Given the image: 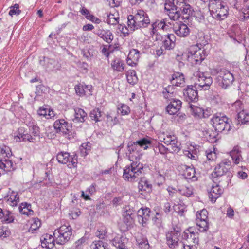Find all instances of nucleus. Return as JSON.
Instances as JSON below:
<instances>
[{
    "label": "nucleus",
    "mask_w": 249,
    "mask_h": 249,
    "mask_svg": "<svg viewBox=\"0 0 249 249\" xmlns=\"http://www.w3.org/2000/svg\"><path fill=\"white\" fill-rule=\"evenodd\" d=\"M150 24V20L143 10H139L135 15H130L127 17V26L131 32L141 28H146Z\"/></svg>",
    "instance_id": "obj_1"
},
{
    "label": "nucleus",
    "mask_w": 249,
    "mask_h": 249,
    "mask_svg": "<svg viewBox=\"0 0 249 249\" xmlns=\"http://www.w3.org/2000/svg\"><path fill=\"white\" fill-rule=\"evenodd\" d=\"M231 167V162L227 159H224L215 167L211 174L212 178L217 181V177H222V179L225 180L224 185L229 184L232 177V174L230 172Z\"/></svg>",
    "instance_id": "obj_2"
},
{
    "label": "nucleus",
    "mask_w": 249,
    "mask_h": 249,
    "mask_svg": "<svg viewBox=\"0 0 249 249\" xmlns=\"http://www.w3.org/2000/svg\"><path fill=\"white\" fill-rule=\"evenodd\" d=\"M209 9L213 18L217 20H224L228 16V7L221 0H210Z\"/></svg>",
    "instance_id": "obj_3"
},
{
    "label": "nucleus",
    "mask_w": 249,
    "mask_h": 249,
    "mask_svg": "<svg viewBox=\"0 0 249 249\" xmlns=\"http://www.w3.org/2000/svg\"><path fill=\"white\" fill-rule=\"evenodd\" d=\"M184 0H166L164 8L170 19L177 20L180 17V10L185 5Z\"/></svg>",
    "instance_id": "obj_4"
},
{
    "label": "nucleus",
    "mask_w": 249,
    "mask_h": 249,
    "mask_svg": "<svg viewBox=\"0 0 249 249\" xmlns=\"http://www.w3.org/2000/svg\"><path fill=\"white\" fill-rule=\"evenodd\" d=\"M137 160V159H136ZM143 165L137 160L124 169L123 178L128 181H134L143 171Z\"/></svg>",
    "instance_id": "obj_5"
},
{
    "label": "nucleus",
    "mask_w": 249,
    "mask_h": 249,
    "mask_svg": "<svg viewBox=\"0 0 249 249\" xmlns=\"http://www.w3.org/2000/svg\"><path fill=\"white\" fill-rule=\"evenodd\" d=\"M207 41H204L197 43L196 45H192L189 51L190 55L189 58L193 60L196 64L200 63L205 58V53L203 46L207 44Z\"/></svg>",
    "instance_id": "obj_6"
},
{
    "label": "nucleus",
    "mask_w": 249,
    "mask_h": 249,
    "mask_svg": "<svg viewBox=\"0 0 249 249\" xmlns=\"http://www.w3.org/2000/svg\"><path fill=\"white\" fill-rule=\"evenodd\" d=\"M72 235V229L69 225H63L59 229L55 230L53 235L58 244H64L70 239Z\"/></svg>",
    "instance_id": "obj_7"
},
{
    "label": "nucleus",
    "mask_w": 249,
    "mask_h": 249,
    "mask_svg": "<svg viewBox=\"0 0 249 249\" xmlns=\"http://www.w3.org/2000/svg\"><path fill=\"white\" fill-rule=\"evenodd\" d=\"M213 126L218 132L223 131H228L230 130V124L228 118L221 114H214L211 119Z\"/></svg>",
    "instance_id": "obj_8"
},
{
    "label": "nucleus",
    "mask_w": 249,
    "mask_h": 249,
    "mask_svg": "<svg viewBox=\"0 0 249 249\" xmlns=\"http://www.w3.org/2000/svg\"><path fill=\"white\" fill-rule=\"evenodd\" d=\"M217 73L218 85L222 88L226 89L232 85L234 78L233 74L230 71L226 69H221Z\"/></svg>",
    "instance_id": "obj_9"
},
{
    "label": "nucleus",
    "mask_w": 249,
    "mask_h": 249,
    "mask_svg": "<svg viewBox=\"0 0 249 249\" xmlns=\"http://www.w3.org/2000/svg\"><path fill=\"white\" fill-rule=\"evenodd\" d=\"M160 140L167 145H171V152L178 153L180 150V143L174 135L163 133L159 137Z\"/></svg>",
    "instance_id": "obj_10"
},
{
    "label": "nucleus",
    "mask_w": 249,
    "mask_h": 249,
    "mask_svg": "<svg viewBox=\"0 0 249 249\" xmlns=\"http://www.w3.org/2000/svg\"><path fill=\"white\" fill-rule=\"evenodd\" d=\"M58 162L62 164H67L69 168H71L77 166V160L76 155L71 156L70 154L66 152H59L56 156Z\"/></svg>",
    "instance_id": "obj_11"
},
{
    "label": "nucleus",
    "mask_w": 249,
    "mask_h": 249,
    "mask_svg": "<svg viewBox=\"0 0 249 249\" xmlns=\"http://www.w3.org/2000/svg\"><path fill=\"white\" fill-rule=\"evenodd\" d=\"M208 214L206 209H203L196 213V224L201 232L205 231L208 229Z\"/></svg>",
    "instance_id": "obj_12"
},
{
    "label": "nucleus",
    "mask_w": 249,
    "mask_h": 249,
    "mask_svg": "<svg viewBox=\"0 0 249 249\" xmlns=\"http://www.w3.org/2000/svg\"><path fill=\"white\" fill-rule=\"evenodd\" d=\"M197 88L192 85L188 86L183 90V98L185 101L190 103L198 100Z\"/></svg>",
    "instance_id": "obj_13"
},
{
    "label": "nucleus",
    "mask_w": 249,
    "mask_h": 249,
    "mask_svg": "<svg viewBox=\"0 0 249 249\" xmlns=\"http://www.w3.org/2000/svg\"><path fill=\"white\" fill-rule=\"evenodd\" d=\"M180 234L181 231L179 228L174 229L166 233L167 244L170 248H175L177 246Z\"/></svg>",
    "instance_id": "obj_14"
},
{
    "label": "nucleus",
    "mask_w": 249,
    "mask_h": 249,
    "mask_svg": "<svg viewBox=\"0 0 249 249\" xmlns=\"http://www.w3.org/2000/svg\"><path fill=\"white\" fill-rule=\"evenodd\" d=\"M151 141L147 138H142L139 141L133 142L132 143H129L128 145V151L131 153L135 151H138L137 148L140 147L144 150L151 146Z\"/></svg>",
    "instance_id": "obj_15"
},
{
    "label": "nucleus",
    "mask_w": 249,
    "mask_h": 249,
    "mask_svg": "<svg viewBox=\"0 0 249 249\" xmlns=\"http://www.w3.org/2000/svg\"><path fill=\"white\" fill-rule=\"evenodd\" d=\"M183 241L196 245L198 244V233L194 232L192 228L186 230L182 234Z\"/></svg>",
    "instance_id": "obj_16"
},
{
    "label": "nucleus",
    "mask_w": 249,
    "mask_h": 249,
    "mask_svg": "<svg viewBox=\"0 0 249 249\" xmlns=\"http://www.w3.org/2000/svg\"><path fill=\"white\" fill-rule=\"evenodd\" d=\"M198 78V82L196 86L197 89L202 88L204 90L208 89L213 82L211 76H206L203 73H199L196 75Z\"/></svg>",
    "instance_id": "obj_17"
},
{
    "label": "nucleus",
    "mask_w": 249,
    "mask_h": 249,
    "mask_svg": "<svg viewBox=\"0 0 249 249\" xmlns=\"http://www.w3.org/2000/svg\"><path fill=\"white\" fill-rule=\"evenodd\" d=\"M178 168V170H182V175L185 178L193 181L197 180V177L195 176L196 172L193 167L182 164Z\"/></svg>",
    "instance_id": "obj_18"
},
{
    "label": "nucleus",
    "mask_w": 249,
    "mask_h": 249,
    "mask_svg": "<svg viewBox=\"0 0 249 249\" xmlns=\"http://www.w3.org/2000/svg\"><path fill=\"white\" fill-rule=\"evenodd\" d=\"M173 29L175 34L179 37H185L189 35L190 32L188 26L181 22L174 24Z\"/></svg>",
    "instance_id": "obj_19"
},
{
    "label": "nucleus",
    "mask_w": 249,
    "mask_h": 249,
    "mask_svg": "<svg viewBox=\"0 0 249 249\" xmlns=\"http://www.w3.org/2000/svg\"><path fill=\"white\" fill-rule=\"evenodd\" d=\"M192 114L196 118H206L210 115V112L208 110H204L200 107L190 105Z\"/></svg>",
    "instance_id": "obj_20"
},
{
    "label": "nucleus",
    "mask_w": 249,
    "mask_h": 249,
    "mask_svg": "<svg viewBox=\"0 0 249 249\" xmlns=\"http://www.w3.org/2000/svg\"><path fill=\"white\" fill-rule=\"evenodd\" d=\"M150 215V210L148 208H142L138 211V220L140 224L144 226L149 219Z\"/></svg>",
    "instance_id": "obj_21"
},
{
    "label": "nucleus",
    "mask_w": 249,
    "mask_h": 249,
    "mask_svg": "<svg viewBox=\"0 0 249 249\" xmlns=\"http://www.w3.org/2000/svg\"><path fill=\"white\" fill-rule=\"evenodd\" d=\"M182 102L178 99H173L166 108V111L170 115H174L179 111L181 107Z\"/></svg>",
    "instance_id": "obj_22"
},
{
    "label": "nucleus",
    "mask_w": 249,
    "mask_h": 249,
    "mask_svg": "<svg viewBox=\"0 0 249 249\" xmlns=\"http://www.w3.org/2000/svg\"><path fill=\"white\" fill-rule=\"evenodd\" d=\"M53 126L57 133L62 132L64 134L69 133V127L68 123L64 119H60L55 121Z\"/></svg>",
    "instance_id": "obj_23"
},
{
    "label": "nucleus",
    "mask_w": 249,
    "mask_h": 249,
    "mask_svg": "<svg viewBox=\"0 0 249 249\" xmlns=\"http://www.w3.org/2000/svg\"><path fill=\"white\" fill-rule=\"evenodd\" d=\"M222 192L223 190L220 187V185L213 184L208 192L209 197L212 202H215L217 198L220 197Z\"/></svg>",
    "instance_id": "obj_24"
},
{
    "label": "nucleus",
    "mask_w": 249,
    "mask_h": 249,
    "mask_svg": "<svg viewBox=\"0 0 249 249\" xmlns=\"http://www.w3.org/2000/svg\"><path fill=\"white\" fill-rule=\"evenodd\" d=\"M54 236L48 233L43 235L40 238L41 246L43 248H53L54 246Z\"/></svg>",
    "instance_id": "obj_25"
},
{
    "label": "nucleus",
    "mask_w": 249,
    "mask_h": 249,
    "mask_svg": "<svg viewBox=\"0 0 249 249\" xmlns=\"http://www.w3.org/2000/svg\"><path fill=\"white\" fill-rule=\"evenodd\" d=\"M139 51L137 49L131 50L127 56V63L132 67L135 66L139 59Z\"/></svg>",
    "instance_id": "obj_26"
},
{
    "label": "nucleus",
    "mask_w": 249,
    "mask_h": 249,
    "mask_svg": "<svg viewBox=\"0 0 249 249\" xmlns=\"http://www.w3.org/2000/svg\"><path fill=\"white\" fill-rule=\"evenodd\" d=\"M175 36L174 34H168L162 42V47L165 50H170L175 46Z\"/></svg>",
    "instance_id": "obj_27"
},
{
    "label": "nucleus",
    "mask_w": 249,
    "mask_h": 249,
    "mask_svg": "<svg viewBox=\"0 0 249 249\" xmlns=\"http://www.w3.org/2000/svg\"><path fill=\"white\" fill-rule=\"evenodd\" d=\"M171 83L173 86H183L185 84L184 75L179 73H174L172 75Z\"/></svg>",
    "instance_id": "obj_28"
},
{
    "label": "nucleus",
    "mask_w": 249,
    "mask_h": 249,
    "mask_svg": "<svg viewBox=\"0 0 249 249\" xmlns=\"http://www.w3.org/2000/svg\"><path fill=\"white\" fill-rule=\"evenodd\" d=\"M0 168L6 172H10L15 169V164L9 159H2L0 161Z\"/></svg>",
    "instance_id": "obj_29"
},
{
    "label": "nucleus",
    "mask_w": 249,
    "mask_h": 249,
    "mask_svg": "<svg viewBox=\"0 0 249 249\" xmlns=\"http://www.w3.org/2000/svg\"><path fill=\"white\" fill-rule=\"evenodd\" d=\"M241 151L239 146L234 147L233 149L230 152V155L234 163L238 164L243 160V158L241 154Z\"/></svg>",
    "instance_id": "obj_30"
},
{
    "label": "nucleus",
    "mask_w": 249,
    "mask_h": 249,
    "mask_svg": "<svg viewBox=\"0 0 249 249\" xmlns=\"http://www.w3.org/2000/svg\"><path fill=\"white\" fill-rule=\"evenodd\" d=\"M152 185L145 178H141L138 183V188L142 191L150 192L152 190Z\"/></svg>",
    "instance_id": "obj_31"
},
{
    "label": "nucleus",
    "mask_w": 249,
    "mask_h": 249,
    "mask_svg": "<svg viewBox=\"0 0 249 249\" xmlns=\"http://www.w3.org/2000/svg\"><path fill=\"white\" fill-rule=\"evenodd\" d=\"M128 242V239L124 237L115 238L112 241V244L116 248V249H128L126 244Z\"/></svg>",
    "instance_id": "obj_32"
},
{
    "label": "nucleus",
    "mask_w": 249,
    "mask_h": 249,
    "mask_svg": "<svg viewBox=\"0 0 249 249\" xmlns=\"http://www.w3.org/2000/svg\"><path fill=\"white\" fill-rule=\"evenodd\" d=\"M75 118L74 121L77 122H84L87 118V113L84 110L80 108H76L74 109Z\"/></svg>",
    "instance_id": "obj_33"
},
{
    "label": "nucleus",
    "mask_w": 249,
    "mask_h": 249,
    "mask_svg": "<svg viewBox=\"0 0 249 249\" xmlns=\"http://www.w3.org/2000/svg\"><path fill=\"white\" fill-rule=\"evenodd\" d=\"M238 124H249V113L246 110H242L238 113Z\"/></svg>",
    "instance_id": "obj_34"
},
{
    "label": "nucleus",
    "mask_w": 249,
    "mask_h": 249,
    "mask_svg": "<svg viewBox=\"0 0 249 249\" xmlns=\"http://www.w3.org/2000/svg\"><path fill=\"white\" fill-rule=\"evenodd\" d=\"M7 201L12 206H16L19 202V197L16 192L12 191L7 196Z\"/></svg>",
    "instance_id": "obj_35"
},
{
    "label": "nucleus",
    "mask_w": 249,
    "mask_h": 249,
    "mask_svg": "<svg viewBox=\"0 0 249 249\" xmlns=\"http://www.w3.org/2000/svg\"><path fill=\"white\" fill-rule=\"evenodd\" d=\"M19 210L21 214L29 215L33 213V211L31 210V205L26 202L22 203L19 207Z\"/></svg>",
    "instance_id": "obj_36"
},
{
    "label": "nucleus",
    "mask_w": 249,
    "mask_h": 249,
    "mask_svg": "<svg viewBox=\"0 0 249 249\" xmlns=\"http://www.w3.org/2000/svg\"><path fill=\"white\" fill-rule=\"evenodd\" d=\"M111 67L114 71L122 72L124 71V64L119 58H116L111 62Z\"/></svg>",
    "instance_id": "obj_37"
},
{
    "label": "nucleus",
    "mask_w": 249,
    "mask_h": 249,
    "mask_svg": "<svg viewBox=\"0 0 249 249\" xmlns=\"http://www.w3.org/2000/svg\"><path fill=\"white\" fill-rule=\"evenodd\" d=\"M164 97L167 99L173 100L172 98L175 95V89L174 86L169 85L166 88L163 89L162 91Z\"/></svg>",
    "instance_id": "obj_38"
},
{
    "label": "nucleus",
    "mask_w": 249,
    "mask_h": 249,
    "mask_svg": "<svg viewBox=\"0 0 249 249\" xmlns=\"http://www.w3.org/2000/svg\"><path fill=\"white\" fill-rule=\"evenodd\" d=\"M99 36L107 43H110L113 39V35L109 31H102L99 34Z\"/></svg>",
    "instance_id": "obj_39"
},
{
    "label": "nucleus",
    "mask_w": 249,
    "mask_h": 249,
    "mask_svg": "<svg viewBox=\"0 0 249 249\" xmlns=\"http://www.w3.org/2000/svg\"><path fill=\"white\" fill-rule=\"evenodd\" d=\"M178 191L181 195L186 197H190L193 194V187L191 186L180 187Z\"/></svg>",
    "instance_id": "obj_40"
},
{
    "label": "nucleus",
    "mask_w": 249,
    "mask_h": 249,
    "mask_svg": "<svg viewBox=\"0 0 249 249\" xmlns=\"http://www.w3.org/2000/svg\"><path fill=\"white\" fill-rule=\"evenodd\" d=\"M126 78L129 83L132 85L135 84L138 81L136 72L134 70L129 71L126 74Z\"/></svg>",
    "instance_id": "obj_41"
},
{
    "label": "nucleus",
    "mask_w": 249,
    "mask_h": 249,
    "mask_svg": "<svg viewBox=\"0 0 249 249\" xmlns=\"http://www.w3.org/2000/svg\"><path fill=\"white\" fill-rule=\"evenodd\" d=\"M123 221L126 225L129 226L133 222V218L132 217V213L131 211H126L124 212L123 214Z\"/></svg>",
    "instance_id": "obj_42"
},
{
    "label": "nucleus",
    "mask_w": 249,
    "mask_h": 249,
    "mask_svg": "<svg viewBox=\"0 0 249 249\" xmlns=\"http://www.w3.org/2000/svg\"><path fill=\"white\" fill-rule=\"evenodd\" d=\"M156 28L161 29L163 31H168V25L165 22L164 19L160 20H156L155 22H153Z\"/></svg>",
    "instance_id": "obj_43"
},
{
    "label": "nucleus",
    "mask_w": 249,
    "mask_h": 249,
    "mask_svg": "<svg viewBox=\"0 0 249 249\" xmlns=\"http://www.w3.org/2000/svg\"><path fill=\"white\" fill-rule=\"evenodd\" d=\"M89 116L92 120L98 122L101 117V112L99 108H95L90 111Z\"/></svg>",
    "instance_id": "obj_44"
},
{
    "label": "nucleus",
    "mask_w": 249,
    "mask_h": 249,
    "mask_svg": "<svg viewBox=\"0 0 249 249\" xmlns=\"http://www.w3.org/2000/svg\"><path fill=\"white\" fill-rule=\"evenodd\" d=\"M137 242L140 249H149V245L146 238L143 237L142 238L138 239Z\"/></svg>",
    "instance_id": "obj_45"
},
{
    "label": "nucleus",
    "mask_w": 249,
    "mask_h": 249,
    "mask_svg": "<svg viewBox=\"0 0 249 249\" xmlns=\"http://www.w3.org/2000/svg\"><path fill=\"white\" fill-rule=\"evenodd\" d=\"M25 132V131L24 127H19L18 129L17 135L14 137V140L17 142H22V139H23Z\"/></svg>",
    "instance_id": "obj_46"
},
{
    "label": "nucleus",
    "mask_w": 249,
    "mask_h": 249,
    "mask_svg": "<svg viewBox=\"0 0 249 249\" xmlns=\"http://www.w3.org/2000/svg\"><path fill=\"white\" fill-rule=\"evenodd\" d=\"M10 9L9 15L12 17L15 15H18L21 13V10L19 9V5L18 4H15L14 5L10 6Z\"/></svg>",
    "instance_id": "obj_47"
},
{
    "label": "nucleus",
    "mask_w": 249,
    "mask_h": 249,
    "mask_svg": "<svg viewBox=\"0 0 249 249\" xmlns=\"http://www.w3.org/2000/svg\"><path fill=\"white\" fill-rule=\"evenodd\" d=\"M107 123L111 126L114 125L119 123V120L116 116H112L111 114L107 115Z\"/></svg>",
    "instance_id": "obj_48"
},
{
    "label": "nucleus",
    "mask_w": 249,
    "mask_h": 249,
    "mask_svg": "<svg viewBox=\"0 0 249 249\" xmlns=\"http://www.w3.org/2000/svg\"><path fill=\"white\" fill-rule=\"evenodd\" d=\"M119 18L115 17L113 14H110L106 19V22L109 24L116 25L119 24Z\"/></svg>",
    "instance_id": "obj_49"
},
{
    "label": "nucleus",
    "mask_w": 249,
    "mask_h": 249,
    "mask_svg": "<svg viewBox=\"0 0 249 249\" xmlns=\"http://www.w3.org/2000/svg\"><path fill=\"white\" fill-rule=\"evenodd\" d=\"M3 213L4 216L3 217L2 221L6 223H9L13 221L14 218L11 212L9 211H4Z\"/></svg>",
    "instance_id": "obj_50"
},
{
    "label": "nucleus",
    "mask_w": 249,
    "mask_h": 249,
    "mask_svg": "<svg viewBox=\"0 0 249 249\" xmlns=\"http://www.w3.org/2000/svg\"><path fill=\"white\" fill-rule=\"evenodd\" d=\"M75 89L76 94L80 96H84L87 93V91L84 89V85L80 84L75 86Z\"/></svg>",
    "instance_id": "obj_51"
},
{
    "label": "nucleus",
    "mask_w": 249,
    "mask_h": 249,
    "mask_svg": "<svg viewBox=\"0 0 249 249\" xmlns=\"http://www.w3.org/2000/svg\"><path fill=\"white\" fill-rule=\"evenodd\" d=\"M91 249H106L104 243L102 241H95L90 245Z\"/></svg>",
    "instance_id": "obj_52"
},
{
    "label": "nucleus",
    "mask_w": 249,
    "mask_h": 249,
    "mask_svg": "<svg viewBox=\"0 0 249 249\" xmlns=\"http://www.w3.org/2000/svg\"><path fill=\"white\" fill-rule=\"evenodd\" d=\"M241 13L243 15L242 19L246 20L249 18V5H244V7L240 11Z\"/></svg>",
    "instance_id": "obj_53"
},
{
    "label": "nucleus",
    "mask_w": 249,
    "mask_h": 249,
    "mask_svg": "<svg viewBox=\"0 0 249 249\" xmlns=\"http://www.w3.org/2000/svg\"><path fill=\"white\" fill-rule=\"evenodd\" d=\"M167 150L168 149L161 143H159L154 148L155 152H159L163 155L166 154Z\"/></svg>",
    "instance_id": "obj_54"
},
{
    "label": "nucleus",
    "mask_w": 249,
    "mask_h": 249,
    "mask_svg": "<svg viewBox=\"0 0 249 249\" xmlns=\"http://www.w3.org/2000/svg\"><path fill=\"white\" fill-rule=\"evenodd\" d=\"M34 137L40 138V131L39 127L36 125L33 124L31 128L30 129Z\"/></svg>",
    "instance_id": "obj_55"
},
{
    "label": "nucleus",
    "mask_w": 249,
    "mask_h": 249,
    "mask_svg": "<svg viewBox=\"0 0 249 249\" xmlns=\"http://www.w3.org/2000/svg\"><path fill=\"white\" fill-rule=\"evenodd\" d=\"M191 12V6L189 4H187L186 3L185 5L180 10L179 14L180 16L181 14L186 15L189 16ZM187 16L186 17H187Z\"/></svg>",
    "instance_id": "obj_56"
},
{
    "label": "nucleus",
    "mask_w": 249,
    "mask_h": 249,
    "mask_svg": "<svg viewBox=\"0 0 249 249\" xmlns=\"http://www.w3.org/2000/svg\"><path fill=\"white\" fill-rule=\"evenodd\" d=\"M41 221L38 219H34L33 222L31 224L30 230L32 231H36L41 226Z\"/></svg>",
    "instance_id": "obj_57"
},
{
    "label": "nucleus",
    "mask_w": 249,
    "mask_h": 249,
    "mask_svg": "<svg viewBox=\"0 0 249 249\" xmlns=\"http://www.w3.org/2000/svg\"><path fill=\"white\" fill-rule=\"evenodd\" d=\"M96 236L101 239H104L107 237V231L105 230L100 229L95 233Z\"/></svg>",
    "instance_id": "obj_58"
},
{
    "label": "nucleus",
    "mask_w": 249,
    "mask_h": 249,
    "mask_svg": "<svg viewBox=\"0 0 249 249\" xmlns=\"http://www.w3.org/2000/svg\"><path fill=\"white\" fill-rule=\"evenodd\" d=\"M22 142H36V138L28 133H25L23 137V139H22Z\"/></svg>",
    "instance_id": "obj_59"
},
{
    "label": "nucleus",
    "mask_w": 249,
    "mask_h": 249,
    "mask_svg": "<svg viewBox=\"0 0 249 249\" xmlns=\"http://www.w3.org/2000/svg\"><path fill=\"white\" fill-rule=\"evenodd\" d=\"M129 28L125 26L124 25L119 24L118 29L120 30L122 34H123L124 36H127L129 34Z\"/></svg>",
    "instance_id": "obj_60"
},
{
    "label": "nucleus",
    "mask_w": 249,
    "mask_h": 249,
    "mask_svg": "<svg viewBox=\"0 0 249 249\" xmlns=\"http://www.w3.org/2000/svg\"><path fill=\"white\" fill-rule=\"evenodd\" d=\"M85 242V239L81 238L75 243L74 249H82L83 247V244Z\"/></svg>",
    "instance_id": "obj_61"
},
{
    "label": "nucleus",
    "mask_w": 249,
    "mask_h": 249,
    "mask_svg": "<svg viewBox=\"0 0 249 249\" xmlns=\"http://www.w3.org/2000/svg\"><path fill=\"white\" fill-rule=\"evenodd\" d=\"M175 210L180 215H182L184 212L185 211V207L181 204L177 205L175 206Z\"/></svg>",
    "instance_id": "obj_62"
},
{
    "label": "nucleus",
    "mask_w": 249,
    "mask_h": 249,
    "mask_svg": "<svg viewBox=\"0 0 249 249\" xmlns=\"http://www.w3.org/2000/svg\"><path fill=\"white\" fill-rule=\"evenodd\" d=\"M207 158L209 160H213L216 158V153L213 151H206Z\"/></svg>",
    "instance_id": "obj_63"
},
{
    "label": "nucleus",
    "mask_w": 249,
    "mask_h": 249,
    "mask_svg": "<svg viewBox=\"0 0 249 249\" xmlns=\"http://www.w3.org/2000/svg\"><path fill=\"white\" fill-rule=\"evenodd\" d=\"M119 109L121 110V113L122 115H127L130 112L129 107L126 105H123Z\"/></svg>",
    "instance_id": "obj_64"
}]
</instances>
